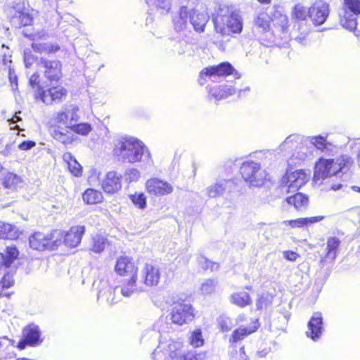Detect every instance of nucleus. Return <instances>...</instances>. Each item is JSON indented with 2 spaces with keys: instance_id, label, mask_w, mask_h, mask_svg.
Listing matches in <instances>:
<instances>
[{
  "instance_id": "obj_1",
  "label": "nucleus",
  "mask_w": 360,
  "mask_h": 360,
  "mask_svg": "<svg viewBox=\"0 0 360 360\" xmlns=\"http://www.w3.org/2000/svg\"><path fill=\"white\" fill-rule=\"evenodd\" d=\"M28 84L33 92L34 100L42 102L46 105H58L64 102L68 96V89L61 82L50 84L44 88L41 75L34 72L28 79Z\"/></svg>"
},
{
  "instance_id": "obj_2",
  "label": "nucleus",
  "mask_w": 360,
  "mask_h": 360,
  "mask_svg": "<svg viewBox=\"0 0 360 360\" xmlns=\"http://www.w3.org/2000/svg\"><path fill=\"white\" fill-rule=\"evenodd\" d=\"M214 30L221 37L233 36L243 31V19L233 7L219 5L212 15Z\"/></svg>"
},
{
  "instance_id": "obj_3",
  "label": "nucleus",
  "mask_w": 360,
  "mask_h": 360,
  "mask_svg": "<svg viewBox=\"0 0 360 360\" xmlns=\"http://www.w3.org/2000/svg\"><path fill=\"white\" fill-rule=\"evenodd\" d=\"M114 271L121 278L122 295L124 297L131 296L136 290L139 278V267L134 259L125 255L117 257Z\"/></svg>"
},
{
  "instance_id": "obj_4",
  "label": "nucleus",
  "mask_w": 360,
  "mask_h": 360,
  "mask_svg": "<svg viewBox=\"0 0 360 360\" xmlns=\"http://www.w3.org/2000/svg\"><path fill=\"white\" fill-rule=\"evenodd\" d=\"M114 155L122 162L134 164L140 162L146 155L151 159V155L143 143L132 137L120 139L113 149Z\"/></svg>"
},
{
  "instance_id": "obj_5",
  "label": "nucleus",
  "mask_w": 360,
  "mask_h": 360,
  "mask_svg": "<svg viewBox=\"0 0 360 360\" xmlns=\"http://www.w3.org/2000/svg\"><path fill=\"white\" fill-rule=\"evenodd\" d=\"M70 110H64L57 112L51 118L49 131L51 136L56 141L64 144L70 145L75 141V137L72 133Z\"/></svg>"
},
{
  "instance_id": "obj_6",
  "label": "nucleus",
  "mask_w": 360,
  "mask_h": 360,
  "mask_svg": "<svg viewBox=\"0 0 360 360\" xmlns=\"http://www.w3.org/2000/svg\"><path fill=\"white\" fill-rule=\"evenodd\" d=\"M330 14V5L328 3L317 0L310 7H305L298 4L295 6L292 16L298 20L305 21L308 18L315 26L323 25Z\"/></svg>"
},
{
  "instance_id": "obj_7",
  "label": "nucleus",
  "mask_w": 360,
  "mask_h": 360,
  "mask_svg": "<svg viewBox=\"0 0 360 360\" xmlns=\"http://www.w3.org/2000/svg\"><path fill=\"white\" fill-rule=\"evenodd\" d=\"M189 18L191 24L196 32L202 33L205 30V27L209 22L210 16L207 13L200 12L197 9L188 11L187 6H181L178 15L173 19V24L176 30H183L187 24V18Z\"/></svg>"
},
{
  "instance_id": "obj_8",
  "label": "nucleus",
  "mask_w": 360,
  "mask_h": 360,
  "mask_svg": "<svg viewBox=\"0 0 360 360\" xmlns=\"http://www.w3.org/2000/svg\"><path fill=\"white\" fill-rule=\"evenodd\" d=\"M352 164V160L347 155H342L335 159L320 158L314 168V180L327 178L347 169Z\"/></svg>"
},
{
  "instance_id": "obj_9",
  "label": "nucleus",
  "mask_w": 360,
  "mask_h": 360,
  "mask_svg": "<svg viewBox=\"0 0 360 360\" xmlns=\"http://www.w3.org/2000/svg\"><path fill=\"white\" fill-rule=\"evenodd\" d=\"M196 314L195 307L191 303L179 300L172 302L168 316L172 324L182 326L194 321Z\"/></svg>"
},
{
  "instance_id": "obj_10",
  "label": "nucleus",
  "mask_w": 360,
  "mask_h": 360,
  "mask_svg": "<svg viewBox=\"0 0 360 360\" xmlns=\"http://www.w3.org/2000/svg\"><path fill=\"white\" fill-rule=\"evenodd\" d=\"M310 174L303 169L287 172L280 180V185L276 189L278 197L300 189L309 179Z\"/></svg>"
},
{
  "instance_id": "obj_11",
  "label": "nucleus",
  "mask_w": 360,
  "mask_h": 360,
  "mask_svg": "<svg viewBox=\"0 0 360 360\" xmlns=\"http://www.w3.org/2000/svg\"><path fill=\"white\" fill-rule=\"evenodd\" d=\"M243 180L254 186H262L267 181V174L261 166L253 161L243 162L239 168Z\"/></svg>"
},
{
  "instance_id": "obj_12",
  "label": "nucleus",
  "mask_w": 360,
  "mask_h": 360,
  "mask_svg": "<svg viewBox=\"0 0 360 360\" xmlns=\"http://www.w3.org/2000/svg\"><path fill=\"white\" fill-rule=\"evenodd\" d=\"M340 23L342 27L354 31L356 28V16L360 15V0H342Z\"/></svg>"
},
{
  "instance_id": "obj_13",
  "label": "nucleus",
  "mask_w": 360,
  "mask_h": 360,
  "mask_svg": "<svg viewBox=\"0 0 360 360\" xmlns=\"http://www.w3.org/2000/svg\"><path fill=\"white\" fill-rule=\"evenodd\" d=\"M84 231L85 226L79 225L72 226L68 231L54 229L55 237L58 240L57 246L63 243L69 248L77 246L81 243Z\"/></svg>"
},
{
  "instance_id": "obj_14",
  "label": "nucleus",
  "mask_w": 360,
  "mask_h": 360,
  "mask_svg": "<svg viewBox=\"0 0 360 360\" xmlns=\"http://www.w3.org/2000/svg\"><path fill=\"white\" fill-rule=\"evenodd\" d=\"M30 246L38 251H44L46 250H55L57 246L56 237H55L54 230L50 233H43L40 231L34 232L29 238Z\"/></svg>"
},
{
  "instance_id": "obj_15",
  "label": "nucleus",
  "mask_w": 360,
  "mask_h": 360,
  "mask_svg": "<svg viewBox=\"0 0 360 360\" xmlns=\"http://www.w3.org/2000/svg\"><path fill=\"white\" fill-rule=\"evenodd\" d=\"M25 37L32 41L31 46L34 52L39 54L50 56L60 51V46L56 43L45 41L44 36L39 32L27 33L24 32Z\"/></svg>"
},
{
  "instance_id": "obj_16",
  "label": "nucleus",
  "mask_w": 360,
  "mask_h": 360,
  "mask_svg": "<svg viewBox=\"0 0 360 360\" xmlns=\"http://www.w3.org/2000/svg\"><path fill=\"white\" fill-rule=\"evenodd\" d=\"M145 189L150 196L162 197L174 191L173 186L158 177H150L146 181Z\"/></svg>"
},
{
  "instance_id": "obj_17",
  "label": "nucleus",
  "mask_w": 360,
  "mask_h": 360,
  "mask_svg": "<svg viewBox=\"0 0 360 360\" xmlns=\"http://www.w3.org/2000/svg\"><path fill=\"white\" fill-rule=\"evenodd\" d=\"M39 63L44 68L43 74L49 83H58L62 80L63 65L60 60L41 58Z\"/></svg>"
},
{
  "instance_id": "obj_18",
  "label": "nucleus",
  "mask_w": 360,
  "mask_h": 360,
  "mask_svg": "<svg viewBox=\"0 0 360 360\" xmlns=\"http://www.w3.org/2000/svg\"><path fill=\"white\" fill-rule=\"evenodd\" d=\"M271 22H273L274 27V30H273L274 34L287 41L289 37L288 18L286 15L284 14L283 8L281 6L274 7V14L271 15Z\"/></svg>"
},
{
  "instance_id": "obj_19",
  "label": "nucleus",
  "mask_w": 360,
  "mask_h": 360,
  "mask_svg": "<svg viewBox=\"0 0 360 360\" xmlns=\"http://www.w3.org/2000/svg\"><path fill=\"white\" fill-rule=\"evenodd\" d=\"M122 174L112 170L105 173L101 181V188L107 195L118 193L122 188Z\"/></svg>"
},
{
  "instance_id": "obj_20",
  "label": "nucleus",
  "mask_w": 360,
  "mask_h": 360,
  "mask_svg": "<svg viewBox=\"0 0 360 360\" xmlns=\"http://www.w3.org/2000/svg\"><path fill=\"white\" fill-rule=\"evenodd\" d=\"M39 328L37 326L28 325L22 330V335L16 345L20 350L24 349L27 346L35 347L42 342Z\"/></svg>"
},
{
  "instance_id": "obj_21",
  "label": "nucleus",
  "mask_w": 360,
  "mask_h": 360,
  "mask_svg": "<svg viewBox=\"0 0 360 360\" xmlns=\"http://www.w3.org/2000/svg\"><path fill=\"white\" fill-rule=\"evenodd\" d=\"M234 68L229 62H221L218 65L203 68L199 73V81L205 82L207 77H228L233 73Z\"/></svg>"
},
{
  "instance_id": "obj_22",
  "label": "nucleus",
  "mask_w": 360,
  "mask_h": 360,
  "mask_svg": "<svg viewBox=\"0 0 360 360\" xmlns=\"http://www.w3.org/2000/svg\"><path fill=\"white\" fill-rule=\"evenodd\" d=\"M259 323L258 319H252L250 322V324L248 326H240L238 328H236L231 333L229 338V343L233 346L238 342L242 341L248 335L252 334L256 332L259 328Z\"/></svg>"
},
{
  "instance_id": "obj_23",
  "label": "nucleus",
  "mask_w": 360,
  "mask_h": 360,
  "mask_svg": "<svg viewBox=\"0 0 360 360\" xmlns=\"http://www.w3.org/2000/svg\"><path fill=\"white\" fill-rule=\"evenodd\" d=\"M308 330L306 335L308 338L314 341L319 340L322 335L323 328V316L321 313L314 312L307 324Z\"/></svg>"
},
{
  "instance_id": "obj_24",
  "label": "nucleus",
  "mask_w": 360,
  "mask_h": 360,
  "mask_svg": "<svg viewBox=\"0 0 360 360\" xmlns=\"http://www.w3.org/2000/svg\"><path fill=\"white\" fill-rule=\"evenodd\" d=\"M328 136V133L323 135L311 136L308 137V141L317 150L326 154H331L337 151L338 147L327 141Z\"/></svg>"
},
{
  "instance_id": "obj_25",
  "label": "nucleus",
  "mask_w": 360,
  "mask_h": 360,
  "mask_svg": "<svg viewBox=\"0 0 360 360\" xmlns=\"http://www.w3.org/2000/svg\"><path fill=\"white\" fill-rule=\"evenodd\" d=\"M160 268L153 264L146 263L142 270V279L146 286H155L160 281Z\"/></svg>"
},
{
  "instance_id": "obj_26",
  "label": "nucleus",
  "mask_w": 360,
  "mask_h": 360,
  "mask_svg": "<svg viewBox=\"0 0 360 360\" xmlns=\"http://www.w3.org/2000/svg\"><path fill=\"white\" fill-rule=\"evenodd\" d=\"M20 251L15 245L6 247L4 252H0V267H10L19 258Z\"/></svg>"
},
{
  "instance_id": "obj_27",
  "label": "nucleus",
  "mask_w": 360,
  "mask_h": 360,
  "mask_svg": "<svg viewBox=\"0 0 360 360\" xmlns=\"http://www.w3.org/2000/svg\"><path fill=\"white\" fill-rule=\"evenodd\" d=\"M21 233L15 224L0 221V239L15 240L18 239Z\"/></svg>"
},
{
  "instance_id": "obj_28",
  "label": "nucleus",
  "mask_w": 360,
  "mask_h": 360,
  "mask_svg": "<svg viewBox=\"0 0 360 360\" xmlns=\"http://www.w3.org/2000/svg\"><path fill=\"white\" fill-rule=\"evenodd\" d=\"M82 199L85 205H94L103 202L104 196L101 191L88 188L82 193Z\"/></svg>"
},
{
  "instance_id": "obj_29",
  "label": "nucleus",
  "mask_w": 360,
  "mask_h": 360,
  "mask_svg": "<svg viewBox=\"0 0 360 360\" xmlns=\"http://www.w3.org/2000/svg\"><path fill=\"white\" fill-rule=\"evenodd\" d=\"M62 158L63 160L65 162L68 171L72 176L79 177L82 175V167L70 152H65L63 155Z\"/></svg>"
},
{
  "instance_id": "obj_30",
  "label": "nucleus",
  "mask_w": 360,
  "mask_h": 360,
  "mask_svg": "<svg viewBox=\"0 0 360 360\" xmlns=\"http://www.w3.org/2000/svg\"><path fill=\"white\" fill-rule=\"evenodd\" d=\"M209 94L217 100H221L233 95L236 90L226 84L210 87Z\"/></svg>"
},
{
  "instance_id": "obj_31",
  "label": "nucleus",
  "mask_w": 360,
  "mask_h": 360,
  "mask_svg": "<svg viewBox=\"0 0 360 360\" xmlns=\"http://www.w3.org/2000/svg\"><path fill=\"white\" fill-rule=\"evenodd\" d=\"M231 302L239 307L243 308L252 304V300L250 294L245 291H238L230 296Z\"/></svg>"
},
{
  "instance_id": "obj_32",
  "label": "nucleus",
  "mask_w": 360,
  "mask_h": 360,
  "mask_svg": "<svg viewBox=\"0 0 360 360\" xmlns=\"http://www.w3.org/2000/svg\"><path fill=\"white\" fill-rule=\"evenodd\" d=\"M20 181V176L13 172H7L1 179V184L4 188L12 192L16 191L18 185Z\"/></svg>"
},
{
  "instance_id": "obj_33",
  "label": "nucleus",
  "mask_w": 360,
  "mask_h": 360,
  "mask_svg": "<svg viewBox=\"0 0 360 360\" xmlns=\"http://www.w3.org/2000/svg\"><path fill=\"white\" fill-rule=\"evenodd\" d=\"M285 201L288 204L292 205L297 210L305 209L308 205V197L302 193H297L286 198Z\"/></svg>"
},
{
  "instance_id": "obj_34",
  "label": "nucleus",
  "mask_w": 360,
  "mask_h": 360,
  "mask_svg": "<svg viewBox=\"0 0 360 360\" xmlns=\"http://www.w3.org/2000/svg\"><path fill=\"white\" fill-rule=\"evenodd\" d=\"M33 10L22 9L15 13V18L18 20L20 27L31 26L34 22Z\"/></svg>"
},
{
  "instance_id": "obj_35",
  "label": "nucleus",
  "mask_w": 360,
  "mask_h": 360,
  "mask_svg": "<svg viewBox=\"0 0 360 360\" xmlns=\"http://www.w3.org/2000/svg\"><path fill=\"white\" fill-rule=\"evenodd\" d=\"M340 241L337 237H331L328 239L326 257L334 260L338 252Z\"/></svg>"
},
{
  "instance_id": "obj_36",
  "label": "nucleus",
  "mask_w": 360,
  "mask_h": 360,
  "mask_svg": "<svg viewBox=\"0 0 360 360\" xmlns=\"http://www.w3.org/2000/svg\"><path fill=\"white\" fill-rule=\"evenodd\" d=\"M323 216H316V217H305V218H299L294 220H290L288 224L292 227H304L307 226L309 224H312L314 223H317L323 219Z\"/></svg>"
},
{
  "instance_id": "obj_37",
  "label": "nucleus",
  "mask_w": 360,
  "mask_h": 360,
  "mask_svg": "<svg viewBox=\"0 0 360 360\" xmlns=\"http://www.w3.org/2000/svg\"><path fill=\"white\" fill-rule=\"evenodd\" d=\"M129 198L136 207L141 210H143L146 207L147 198L143 193L135 192L129 195Z\"/></svg>"
},
{
  "instance_id": "obj_38",
  "label": "nucleus",
  "mask_w": 360,
  "mask_h": 360,
  "mask_svg": "<svg viewBox=\"0 0 360 360\" xmlns=\"http://www.w3.org/2000/svg\"><path fill=\"white\" fill-rule=\"evenodd\" d=\"M300 135L294 134L288 136L281 145V150H292L301 141Z\"/></svg>"
},
{
  "instance_id": "obj_39",
  "label": "nucleus",
  "mask_w": 360,
  "mask_h": 360,
  "mask_svg": "<svg viewBox=\"0 0 360 360\" xmlns=\"http://www.w3.org/2000/svg\"><path fill=\"white\" fill-rule=\"evenodd\" d=\"M217 281L209 278L205 281L200 286V291L203 295H210L216 292Z\"/></svg>"
},
{
  "instance_id": "obj_40",
  "label": "nucleus",
  "mask_w": 360,
  "mask_h": 360,
  "mask_svg": "<svg viewBox=\"0 0 360 360\" xmlns=\"http://www.w3.org/2000/svg\"><path fill=\"white\" fill-rule=\"evenodd\" d=\"M189 342L193 347H200L204 345V339L202 338L201 329H195L191 333Z\"/></svg>"
},
{
  "instance_id": "obj_41",
  "label": "nucleus",
  "mask_w": 360,
  "mask_h": 360,
  "mask_svg": "<svg viewBox=\"0 0 360 360\" xmlns=\"http://www.w3.org/2000/svg\"><path fill=\"white\" fill-rule=\"evenodd\" d=\"M269 22L270 16L266 11L260 12L255 20V24L263 30H269Z\"/></svg>"
},
{
  "instance_id": "obj_42",
  "label": "nucleus",
  "mask_w": 360,
  "mask_h": 360,
  "mask_svg": "<svg viewBox=\"0 0 360 360\" xmlns=\"http://www.w3.org/2000/svg\"><path fill=\"white\" fill-rule=\"evenodd\" d=\"M72 133L82 136H86L91 131V126L89 123L71 124Z\"/></svg>"
},
{
  "instance_id": "obj_43",
  "label": "nucleus",
  "mask_w": 360,
  "mask_h": 360,
  "mask_svg": "<svg viewBox=\"0 0 360 360\" xmlns=\"http://www.w3.org/2000/svg\"><path fill=\"white\" fill-rule=\"evenodd\" d=\"M106 239L102 236H96L93 238L91 250L96 253L103 252L105 248Z\"/></svg>"
},
{
  "instance_id": "obj_44",
  "label": "nucleus",
  "mask_w": 360,
  "mask_h": 360,
  "mask_svg": "<svg viewBox=\"0 0 360 360\" xmlns=\"http://www.w3.org/2000/svg\"><path fill=\"white\" fill-rule=\"evenodd\" d=\"M147 4H154L156 7L161 10L162 13H168L171 10V3L169 0H146Z\"/></svg>"
},
{
  "instance_id": "obj_45",
  "label": "nucleus",
  "mask_w": 360,
  "mask_h": 360,
  "mask_svg": "<svg viewBox=\"0 0 360 360\" xmlns=\"http://www.w3.org/2000/svg\"><path fill=\"white\" fill-rule=\"evenodd\" d=\"M224 187L221 184H215L208 188L207 193L210 197L216 198L223 193Z\"/></svg>"
},
{
  "instance_id": "obj_46",
  "label": "nucleus",
  "mask_w": 360,
  "mask_h": 360,
  "mask_svg": "<svg viewBox=\"0 0 360 360\" xmlns=\"http://www.w3.org/2000/svg\"><path fill=\"white\" fill-rule=\"evenodd\" d=\"M0 283L2 288H9L14 285L13 276L10 273L5 274L1 279Z\"/></svg>"
},
{
  "instance_id": "obj_47",
  "label": "nucleus",
  "mask_w": 360,
  "mask_h": 360,
  "mask_svg": "<svg viewBox=\"0 0 360 360\" xmlns=\"http://www.w3.org/2000/svg\"><path fill=\"white\" fill-rule=\"evenodd\" d=\"M268 306V296L264 295H259L256 300V307L258 310L266 308Z\"/></svg>"
},
{
  "instance_id": "obj_48",
  "label": "nucleus",
  "mask_w": 360,
  "mask_h": 360,
  "mask_svg": "<svg viewBox=\"0 0 360 360\" xmlns=\"http://www.w3.org/2000/svg\"><path fill=\"white\" fill-rule=\"evenodd\" d=\"M35 146H36L35 141H32V140H27V141H22L18 145V147L20 150L26 151V150H30L32 148L34 147Z\"/></svg>"
},
{
  "instance_id": "obj_49",
  "label": "nucleus",
  "mask_w": 360,
  "mask_h": 360,
  "mask_svg": "<svg viewBox=\"0 0 360 360\" xmlns=\"http://www.w3.org/2000/svg\"><path fill=\"white\" fill-rule=\"evenodd\" d=\"M219 328L221 332L226 333L231 329V323L229 320L223 319L219 322Z\"/></svg>"
},
{
  "instance_id": "obj_50",
  "label": "nucleus",
  "mask_w": 360,
  "mask_h": 360,
  "mask_svg": "<svg viewBox=\"0 0 360 360\" xmlns=\"http://www.w3.org/2000/svg\"><path fill=\"white\" fill-rule=\"evenodd\" d=\"M126 175L130 181H137L140 176V173L138 169L131 168L126 172Z\"/></svg>"
},
{
  "instance_id": "obj_51",
  "label": "nucleus",
  "mask_w": 360,
  "mask_h": 360,
  "mask_svg": "<svg viewBox=\"0 0 360 360\" xmlns=\"http://www.w3.org/2000/svg\"><path fill=\"white\" fill-rule=\"evenodd\" d=\"M302 31L300 32V34L295 36V39L302 43V41L305 39L306 36L308 34L309 30L308 25L304 23V25H302Z\"/></svg>"
},
{
  "instance_id": "obj_52",
  "label": "nucleus",
  "mask_w": 360,
  "mask_h": 360,
  "mask_svg": "<svg viewBox=\"0 0 360 360\" xmlns=\"http://www.w3.org/2000/svg\"><path fill=\"white\" fill-rule=\"evenodd\" d=\"M283 257L288 261L295 262L299 257V255L294 251H284L283 252Z\"/></svg>"
},
{
  "instance_id": "obj_53",
  "label": "nucleus",
  "mask_w": 360,
  "mask_h": 360,
  "mask_svg": "<svg viewBox=\"0 0 360 360\" xmlns=\"http://www.w3.org/2000/svg\"><path fill=\"white\" fill-rule=\"evenodd\" d=\"M8 70V79L11 84V85L17 86L18 85V77L15 74L14 70L12 68H9Z\"/></svg>"
},
{
  "instance_id": "obj_54",
  "label": "nucleus",
  "mask_w": 360,
  "mask_h": 360,
  "mask_svg": "<svg viewBox=\"0 0 360 360\" xmlns=\"http://www.w3.org/2000/svg\"><path fill=\"white\" fill-rule=\"evenodd\" d=\"M205 354L198 353L194 354H188L184 357V360H204Z\"/></svg>"
},
{
  "instance_id": "obj_55",
  "label": "nucleus",
  "mask_w": 360,
  "mask_h": 360,
  "mask_svg": "<svg viewBox=\"0 0 360 360\" xmlns=\"http://www.w3.org/2000/svg\"><path fill=\"white\" fill-rule=\"evenodd\" d=\"M306 158V154L304 152H297V155L295 153H292V158H295L299 160H303Z\"/></svg>"
},
{
  "instance_id": "obj_56",
  "label": "nucleus",
  "mask_w": 360,
  "mask_h": 360,
  "mask_svg": "<svg viewBox=\"0 0 360 360\" xmlns=\"http://www.w3.org/2000/svg\"><path fill=\"white\" fill-rule=\"evenodd\" d=\"M342 188V184H333L331 186V189L333 191H338Z\"/></svg>"
},
{
  "instance_id": "obj_57",
  "label": "nucleus",
  "mask_w": 360,
  "mask_h": 360,
  "mask_svg": "<svg viewBox=\"0 0 360 360\" xmlns=\"http://www.w3.org/2000/svg\"><path fill=\"white\" fill-rule=\"evenodd\" d=\"M19 120H20V117L16 115L11 120L12 122H17Z\"/></svg>"
},
{
  "instance_id": "obj_58",
  "label": "nucleus",
  "mask_w": 360,
  "mask_h": 360,
  "mask_svg": "<svg viewBox=\"0 0 360 360\" xmlns=\"http://www.w3.org/2000/svg\"><path fill=\"white\" fill-rule=\"evenodd\" d=\"M352 189L354 192L360 193V187H359V186H352Z\"/></svg>"
},
{
  "instance_id": "obj_59",
  "label": "nucleus",
  "mask_w": 360,
  "mask_h": 360,
  "mask_svg": "<svg viewBox=\"0 0 360 360\" xmlns=\"http://www.w3.org/2000/svg\"><path fill=\"white\" fill-rule=\"evenodd\" d=\"M29 58L28 57H25V65L26 67H29L31 65V63H30L29 64H27V61L29 60Z\"/></svg>"
},
{
  "instance_id": "obj_60",
  "label": "nucleus",
  "mask_w": 360,
  "mask_h": 360,
  "mask_svg": "<svg viewBox=\"0 0 360 360\" xmlns=\"http://www.w3.org/2000/svg\"><path fill=\"white\" fill-rule=\"evenodd\" d=\"M357 164L360 167V149L357 155Z\"/></svg>"
},
{
  "instance_id": "obj_61",
  "label": "nucleus",
  "mask_w": 360,
  "mask_h": 360,
  "mask_svg": "<svg viewBox=\"0 0 360 360\" xmlns=\"http://www.w3.org/2000/svg\"><path fill=\"white\" fill-rule=\"evenodd\" d=\"M261 4H268L270 0H257Z\"/></svg>"
},
{
  "instance_id": "obj_62",
  "label": "nucleus",
  "mask_w": 360,
  "mask_h": 360,
  "mask_svg": "<svg viewBox=\"0 0 360 360\" xmlns=\"http://www.w3.org/2000/svg\"><path fill=\"white\" fill-rule=\"evenodd\" d=\"M15 360H33V359H27L25 357H20V358L16 359Z\"/></svg>"
},
{
  "instance_id": "obj_63",
  "label": "nucleus",
  "mask_w": 360,
  "mask_h": 360,
  "mask_svg": "<svg viewBox=\"0 0 360 360\" xmlns=\"http://www.w3.org/2000/svg\"><path fill=\"white\" fill-rule=\"evenodd\" d=\"M108 301L110 304H113V303L116 302V301L115 300V299L113 297L111 300H108Z\"/></svg>"
},
{
  "instance_id": "obj_64",
  "label": "nucleus",
  "mask_w": 360,
  "mask_h": 360,
  "mask_svg": "<svg viewBox=\"0 0 360 360\" xmlns=\"http://www.w3.org/2000/svg\"><path fill=\"white\" fill-rule=\"evenodd\" d=\"M240 351L242 353L245 354V348H244V347H240Z\"/></svg>"
}]
</instances>
